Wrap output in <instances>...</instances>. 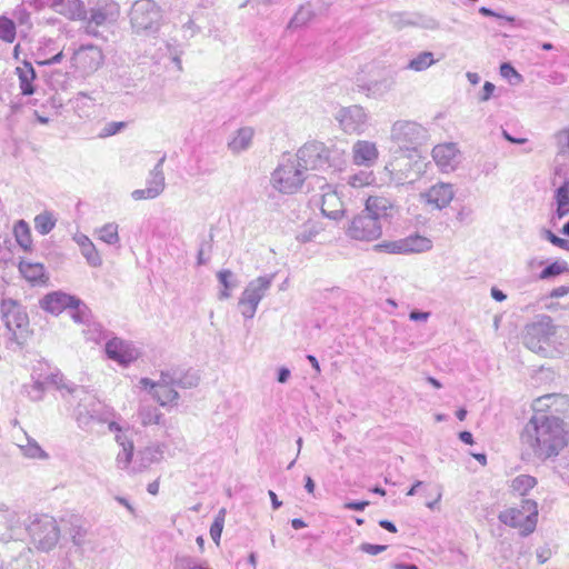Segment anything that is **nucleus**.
<instances>
[{
  "label": "nucleus",
  "mask_w": 569,
  "mask_h": 569,
  "mask_svg": "<svg viewBox=\"0 0 569 569\" xmlns=\"http://www.w3.org/2000/svg\"><path fill=\"white\" fill-rule=\"evenodd\" d=\"M320 209L322 214L329 219L338 220L342 217L345 212L343 203L337 191L332 190L331 187H328V191L322 193Z\"/></svg>",
  "instance_id": "nucleus-25"
},
{
  "label": "nucleus",
  "mask_w": 569,
  "mask_h": 569,
  "mask_svg": "<svg viewBox=\"0 0 569 569\" xmlns=\"http://www.w3.org/2000/svg\"><path fill=\"white\" fill-rule=\"evenodd\" d=\"M293 157L301 162L300 166L306 172L308 170H325L331 167L330 150L319 141L305 143Z\"/></svg>",
  "instance_id": "nucleus-13"
},
{
  "label": "nucleus",
  "mask_w": 569,
  "mask_h": 569,
  "mask_svg": "<svg viewBox=\"0 0 569 569\" xmlns=\"http://www.w3.org/2000/svg\"><path fill=\"white\" fill-rule=\"evenodd\" d=\"M323 226L321 222L316 220H308L305 222L296 233V239L300 243H308L313 241L320 232L323 231Z\"/></svg>",
  "instance_id": "nucleus-33"
},
{
  "label": "nucleus",
  "mask_w": 569,
  "mask_h": 569,
  "mask_svg": "<svg viewBox=\"0 0 569 569\" xmlns=\"http://www.w3.org/2000/svg\"><path fill=\"white\" fill-rule=\"evenodd\" d=\"M106 355L109 359L127 367L136 361L140 355L139 350L130 341L113 337L104 346Z\"/></svg>",
  "instance_id": "nucleus-18"
},
{
  "label": "nucleus",
  "mask_w": 569,
  "mask_h": 569,
  "mask_svg": "<svg viewBox=\"0 0 569 569\" xmlns=\"http://www.w3.org/2000/svg\"><path fill=\"white\" fill-rule=\"evenodd\" d=\"M313 17V11L309 4L300 6L298 11L289 21L288 28H298L305 26Z\"/></svg>",
  "instance_id": "nucleus-47"
},
{
  "label": "nucleus",
  "mask_w": 569,
  "mask_h": 569,
  "mask_svg": "<svg viewBox=\"0 0 569 569\" xmlns=\"http://www.w3.org/2000/svg\"><path fill=\"white\" fill-rule=\"evenodd\" d=\"M57 218L50 211H43L34 218V229L41 236L50 233L56 227Z\"/></svg>",
  "instance_id": "nucleus-39"
},
{
  "label": "nucleus",
  "mask_w": 569,
  "mask_h": 569,
  "mask_svg": "<svg viewBox=\"0 0 569 569\" xmlns=\"http://www.w3.org/2000/svg\"><path fill=\"white\" fill-rule=\"evenodd\" d=\"M71 68L80 77H89L97 72L104 63L102 49L92 43H82L72 50Z\"/></svg>",
  "instance_id": "nucleus-11"
},
{
  "label": "nucleus",
  "mask_w": 569,
  "mask_h": 569,
  "mask_svg": "<svg viewBox=\"0 0 569 569\" xmlns=\"http://www.w3.org/2000/svg\"><path fill=\"white\" fill-rule=\"evenodd\" d=\"M161 12L153 0H137L130 11V23L138 34H153L160 28Z\"/></svg>",
  "instance_id": "nucleus-10"
},
{
  "label": "nucleus",
  "mask_w": 569,
  "mask_h": 569,
  "mask_svg": "<svg viewBox=\"0 0 569 569\" xmlns=\"http://www.w3.org/2000/svg\"><path fill=\"white\" fill-rule=\"evenodd\" d=\"M16 73L19 78V87L23 96L34 93L33 81L36 80V71L30 62L24 61L21 67H17Z\"/></svg>",
  "instance_id": "nucleus-31"
},
{
  "label": "nucleus",
  "mask_w": 569,
  "mask_h": 569,
  "mask_svg": "<svg viewBox=\"0 0 569 569\" xmlns=\"http://www.w3.org/2000/svg\"><path fill=\"white\" fill-rule=\"evenodd\" d=\"M12 16L20 24L28 23L30 19L29 11L22 4L16 7V9L12 12Z\"/></svg>",
  "instance_id": "nucleus-57"
},
{
  "label": "nucleus",
  "mask_w": 569,
  "mask_h": 569,
  "mask_svg": "<svg viewBox=\"0 0 569 569\" xmlns=\"http://www.w3.org/2000/svg\"><path fill=\"white\" fill-rule=\"evenodd\" d=\"M346 181L352 188H362L373 184L376 182V176L371 170L366 168L348 174Z\"/></svg>",
  "instance_id": "nucleus-38"
},
{
  "label": "nucleus",
  "mask_w": 569,
  "mask_h": 569,
  "mask_svg": "<svg viewBox=\"0 0 569 569\" xmlns=\"http://www.w3.org/2000/svg\"><path fill=\"white\" fill-rule=\"evenodd\" d=\"M300 163L293 156H283L271 173V186L283 194L298 192L307 178Z\"/></svg>",
  "instance_id": "nucleus-6"
},
{
  "label": "nucleus",
  "mask_w": 569,
  "mask_h": 569,
  "mask_svg": "<svg viewBox=\"0 0 569 569\" xmlns=\"http://www.w3.org/2000/svg\"><path fill=\"white\" fill-rule=\"evenodd\" d=\"M23 536L19 515L8 508H0V540H18Z\"/></svg>",
  "instance_id": "nucleus-22"
},
{
  "label": "nucleus",
  "mask_w": 569,
  "mask_h": 569,
  "mask_svg": "<svg viewBox=\"0 0 569 569\" xmlns=\"http://www.w3.org/2000/svg\"><path fill=\"white\" fill-rule=\"evenodd\" d=\"M401 246L403 254L421 253L432 248V241L427 237L415 233L401 238Z\"/></svg>",
  "instance_id": "nucleus-30"
},
{
  "label": "nucleus",
  "mask_w": 569,
  "mask_h": 569,
  "mask_svg": "<svg viewBox=\"0 0 569 569\" xmlns=\"http://www.w3.org/2000/svg\"><path fill=\"white\" fill-rule=\"evenodd\" d=\"M521 441L540 460L557 457L567 446L563 420L537 412L526 423Z\"/></svg>",
  "instance_id": "nucleus-2"
},
{
  "label": "nucleus",
  "mask_w": 569,
  "mask_h": 569,
  "mask_svg": "<svg viewBox=\"0 0 569 569\" xmlns=\"http://www.w3.org/2000/svg\"><path fill=\"white\" fill-rule=\"evenodd\" d=\"M224 523V510H220L219 515L216 517L214 521L210 527V537L214 542H219L223 529Z\"/></svg>",
  "instance_id": "nucleus-53"
},
{
  "label": "nucleus",
  "mask_w": 569,
  "mask_h": 569,
  "mask_svg": "<svg viewBox=\"0 0 569 569\" xmlns=\"http://www.w3.org/2000/svg\"><path fill=\"white\" fill-rule=\"evenodd\" d=\"M72 239L79 246L81 254L89 266L97 268L102 264V259L88 236L76 233Z\"/></svg>",
  "instance_id": "nucleus-28"
},
{
  "label": "nucleus",
  "mask_w": 569,
  "mask_h": 569,
  "mask_svg": "<svg viewBox=\"0 0 569 569\" xmlns=\"http://www.w3.org/2000/svg\"><path fill=\"white\" fill-rule=\"evenodd\" d=\"M500 74L507 79L511 84H518L522 81L521 74L509 62H503L500 66Z\"/></svg>",
  "instance_id": "nucleus-52"
},
{
  "label": "nucleus",
  "mask_w": 569,
  "mask_h": 569,
  "mask_svg": "<svg viewBox=\"0 0 569 569\" xmlns=\"http://www.w3.org/2000/svg\"><path fill=\"white\" fill-rule=\"evenodd\" d=\"M16 24L14 22L4 17H0V39L4 42L12 43L16 39Z\"/></svg>",
  "instance_id": "nucleus-49"
},
{
  "label": "nucleus",
  "mask_w": 569,
  "mask_h": 569,
  "mask_svg": "<svg viewBox=\"0 0 569 569\" xmlns=\"http://www.w3.org/2000/svg\"><path fill=\"white\" fill-rule=\"evenodd\" d=\"M44 393V383L42 381H34L27 387V395L32 401H39Z\"/></svg>",
  "instance_id": "nucleus-55"
},
{
  "label": "nucleus",
  "mask_w": 569,
  "mask_h": 569,
  "mask_svg": "<svg viewBox=\"0 0 569 569\" xmlns=\"http://www.w3.org/2000/svg\"><path fill=\"white\" fill-rule=\"evenodd\" d=\"M569 272V264L567 261L558 259L547 264L537 276L539 280L549 281L553 280L560 274Z\"/></svg>",
  "instance_id": "nucleus-35"
},
{
  "label": "nucleus",
  "mask_w": 569,
  "mask_h": 569,
  "mask_svg": "<svg viewBox=\"0 0 569 569\" xmlns=\"http://www.w3.org/2000/svg\"><path fill=\"white\" fill-rule=\"evenodd\" d=\"M436 62L433 53L429 51L420 52L417 57L411 59L407 66L408 69L413 71H425Z\"/></svg>",
  "instance_id": "nucleus-43"
},
{
  "label": "nucleus",
  "mask_w": 569,
  "mask_h": 569,
  "mask_svg": "<svg viewBox=\"0 0 569 569\" xmlns=\"http://www.w3.org/2000/svg\"><path fill=\"white\" fill-rule=\"evenodd\" d=\"M500 522L511 528H519L522 536L535 531L538 520V505L535 500L523 499L520 508H508L498 516Z\"/></svg>",
  "instance_id": "nucleus-9"
},
{
  "label": "nucleus",
  "mask_w": 569,
  "mask_h": 569,
  "mask_svg": "<svg viewBox=\"0 0 569 569\" xmlns=\"http://www.w3.org/2000/svg\"><path fill=\"white\" fill-rule=\"evenodd\" d=\"M536 485H537V480L535 477L529 476V475H519L512 479L511 489H512V491L519 493L520 496H525Z\"/></svg>",
  "instance_id": "nucleus-42"
},
{
  "label": "nucleus",
  "mask_w": 569,
  "mask_h": 569,
  "mask_svg": "<svg viewBox=\"0 0 569 569\" xmlns=\"http://www.w3.org/2000/svg\"><path fill=\"white\" fill-rule=\"evenodd\" d=\"M432 159L442 173H449L457 169L460 163V151L456 143L446 142L433 147Z\"/></svg>",
  "instance_id": "nucleus-19"
},
{
  "label": "nucleus",
  "mask_w": 569,
  "mask_h": 569,
  "mask_svg": "<svg viewBox=\"0 0 569 569\" xmlns=\"http://www.w3.org/2000/svg\"><path fill=\"white\" fill-rule=\"evenodd\" d=\"M569 293V286H560V287H557V288H553L550 293H549V297L550 298H561V297H565Z\"/></svg>",
  "instance_id": "nucleus-63"
},
{
  "label": "nucleus",
  "mask_w": 569,
  "mask_h": 569,
  "mask_svg": "<svg viewBox=\"0 0 569 569\" xmlns=\"http://www.w3.org/2000/svg\"><path fill=\"white\" fill-rule=\"evenodd\" d=\"M162 415L156 407L152 406H142L139 410V418L142 425H158L160 422Z\"/></svg>",
  "instance_id": "nucleus-50"
},
{
  "label": "nucleus",
  "mask_w": 569,
  "mask_h": 569,
  "mask_svg": "<svg viewBox=\"0 0 569 569\" xmlns=\"http://www.w3.org/2000/svg\"><path fill=\"white\" fill-rule=\"evenodd\" d=\"M72 107L79 117H89L96 104V100L86 92H78L72 99Z\"/></svg>",
  "instance_id": "nucleus-36"
},
{
  "label": "nucleus",
  "mask_w": 569,
  "mask_h": 569,
  "mask_svg": "<svg viewBox=\"0 0 569 569\" xmlns=\"http://www.w3.org/2000/svg\"><path fill=\"white\" fill-rule=\"evenodd\" d=\"M375 249L380 252L391 254H403L401 239L382 241L375 246Z\"/></svg>",
  "instance_id": "nucleus-51"
},
{
  "label": "nucleus",
  "mask_w": 569,
  "mask_h": 569,
  "mask_svg": "<svg viewBox=\"0 0 569 569\" xmlns=\"http://www.w3.org/2000/svg\"><path fill=\"white\" fill-rule=\"evenodd\" d=\"M99 239L109 246H116L119 243V232L118 224L114 222H109L103 224L98 230Z\"/></svg>",
  "instance_id": "nucleus-45"
},
{
  "label": "nucleus",
  "mask_w": 569,
  "mask_h": 569,
  "mask_svg": "<svg viewBox=\"0 0 569 569\" xmlns=\"http://www.w3.org/2000/svg\"><path fill=\"white\" fill-rule=\"evenodd\" d=\"M58 389L80 429L92 431L96 425H108V429L114 433L116 442L121 448L116 458L117 468L128 469L133 453L132 433L118 423L114 409L100 401L83 386L62 382Z\"/></svg>",
  "instance_id": "nucleus-1"
},
{
  "label": "nucleus",
  "mask_w": 569,
  "mask_h": 569,
  "mask_svg": "<svg viewBox=\"0 0 569 569\" xmlns=\"http://www.w3.org/2000/svg\"><path fill=\"white\" fill-rule=\"evenodd\" d=\"M456 190L453 184L439 181L427 190L420 192L419 201L429 210L446 209L453 200Z\"/></svg>",
  "instance_id": "nucleus-17"
},
{
  "label": "nucleus",
  "mask_w": 569,
  "mask_h": 569,
  "mask_svg": "<svg viewBox=\"0 0 569 569\" xmlns=\"http://www.w3.org/2000/svg\"><path fill=\"white\" fill-rule=\"evenodd\" d=\"M22 453L31 459H47L48 453L39 446V443L29 437H27V443L20 445Z\"/></svg>",
  "instance_id": "nucleus-46"
},
{
  "label": "nucleus",
  "mask_w": 569,
  "mask_h": 569,
  "mask_svg": "<svg viewBox=\"0 0 569 569\" xmlns=\"http://www.w3.org/2000/svg\"><path fill=\"white\" fill-rule=\"evenodd\" d=\"M346 233L353 240L375 241L381 237L382 226L368 213L361 211L350 221Z\"/></svg>",
  "instance_id": "nucleus-15"
},
{
  "label": "nucleus",
  "mask_w": 569,
  "mask_h": 569,
  "mask_svg": "<svg viewBox=\"0 0 569 569\" xmlns=\"http://www.w3.org/2000/svg\"><path fill=\"white\" fill-rule=\"evenodd\" d=\"M163 458V447L160 445H152L144 447L139 450L134 456L132 453V459L128 469H124L129 473H138L143 472L149 469L153 463H158Z\"/></svg>",
  "instance_id": "nucleus-20"
},
{
  "label": "nucleus",
  "mask_w": 569,
  "mask_h": 569,
  "mask_svg": "<svg viewBox=\"0 0 569 569\" xmlns=\"http://www.w3.org/2000/svg\"><path fill=\"white\" fill-rule=\"evenodd\" d=\"M167 380L161 371L159 380L153 381L149 378H141L139 385L142 389L148 390L161 407L178 406L179 393L174 385Z\"/></svg>",
  "instance_id": "nucleus-16"
},
{
  "label": "nucleus",
  "mask_w": 569,
  "mask_h": 569,
  "mask_svg": "<svg viewBox=\"0 0 569 569\" xmlns=\"http://www.w3.org/2000/svg\"><path fill=\"white\" fill-rule=\"evenodd\" d=\"M430 317V312L427 311H420V310H412L409 313V319L412 321H427Z\"/></svg>",
  "instance_id": "nucleus-61"
},
{
  "label": "nucleus",
  "mask_w": 569,
  "mask_h": 569,
  "mask_svg": "<svg viewBox=\"0 0 569 569\" xmlns=\"http://www.w3.org/2000/svg\"><path fill=\"white\" fill-rule=\"evenodd\" d=\"M0 312L9 340L21 348L31 335L29 318L24 308L13 299H3Z\"/></svg>",
  "instance_id": "nucleus-5"
},
{
  "label": "nucleus",
  "mask_w": 569,
  "mask_h": 569,
  "mask_svg": "<svg viewBox=\"0 0 569 569\" xmlns=\"http://www.w3.org/2000/svg\"><path fill=\"white\" fill-rule=\"evenodd\" d=\"M362 211L378 221L380 226H383V223L390 222L392 219L395 206L387 197L370 196L367 198L365 209Z\"/></svg>",
  "instance_id": "nucleus-21"
},
{
  "label": "nucleus",
  "mask_w": 569,
  "mask_h": 569,
  "mask_svg": "<svg viewBox=\"0 0 569 569\" xmlns=\"http://www.w3.org/2000/svg\"><path fill=\"white\" fill-rule=\"evenodd\" d=\"M352 162L367 169L373 167L379 159L377 143L369 140H358L352 146Z\"/></svg>",
  "instance_id": "nucleus-23"
},
{
  "label": "nucleus",
  "mask_w": 569,
  "mask_h": 569,
  "mask_svg": "<svg viewBox=\"0 0 569 569\" xmlns=\"http://www.w3.org/2000/svg\"><path fill=\"white\" fill-rule=\"evenodd\" d=\"M336 120L346 133L361 134L369 128L370 116L361 106L353 104L341 108L336 113Z\"/></svg>",
  "instance_id": "nucleus-14"
},
{
  "label": "nucleus",
  "mask_w": 569,
  "mask_h": 569,
  "mask_svg": "<svg viewBox=\"0 0 569 569\" xmlns=\"http://www.w3.org/2000/svg\"><path fill=\"white\" fill-rule=\"evenodd\" d=\"M13 233H14L18 244L23 250H29L31 248V244H32L31 231H30L28 223L24 220H19L16 222L14 228H13Z\"/></svg>",
  "instance_id": "nucleus-40"
},
{
  "label": "nucleus",
  "mask_w": 569,
  "mask_h": 569,
  "mask_svg": "<svg viewBox=\"0 0 569 569\" xmlns=\"http://www.w3.org/2000/svg\"><path fill=\"white\" fill-rule=\"evenodd\" d=\"M19 271L22 277L32 283H42L46 281V269L42 263L22 260L19 263Z\"/></svg>",
  "instance_id": "nucleus-32"
},
{
  "label": "nucleus",
  "mask_w": 569,
  "mask_h": 569,
  "mask_svg": "<svg viewBox=\"0 0 569 569\" xmlns=\"http://www.w3.org/2000/svg\"><path fill=\"white\" fill-rule=\"evenodd\" d=\"M357 87L359 91L366 92L367 97L370 98H380L391 89V84L387 80L371 82H360L358 80Z\"/></svg>",
  "instance_id": "nucleus-34"
},
{
  "label": "nucleus",
  "mask_w": 569,
  "mask_h": 569,
  "mask_svg": "<svg viewBox=\"0 0 569 569\" xmlns=\"http://www.w3.org/2000/svg\"><path fill=\"white\" fill-rule=\"evenodd\" d=\"M162 372L168 379L167 381L173 383L176 388L191 389L197 387L200 381L198 372L192 369L171 368Z\"/></svg>",
  "instance_id": "nucleus-24"
},
{
  "label": "nucleus",
  "mask_w": 569,
  "mask_h": 569,
  "mask_svg": "<svg viewBox=\"0 0 569 569\" xmlns=\"http://www.w3.org/2000/svg\"><path fill=\"white\" fill-rule=\"evenodd\" d=\"M389 140L393 147V154L421 152L420 148L429 140V131L417 121L399 119L390 127Z\"/></svg>",
  "instance_id": "nucleus-3"
},
{
  "label": "nucleus",
  "mask_w": 569,
  "mask_h": 569,
  "mask_svg": "<svg viewBox=\"0 0 569 569\" xmlns=\"http://www.w3.org/2000/svg\"><path fill=\"white\" fill-rule=\"evenodd\" d=\"M124 128H127V122H124V121L108 122L101 130L100 137L107 138V137L114 136V134L119 133L121 130H123Z\"/></svg>",
  "instance_id": "nucleus-54"
},
{
  "label": "nucleus",
  "mask_w": 569,
  "mask_h": 569,
  "mask_svg": "<svg viewBox=\"0 0 569 569\" xmlns=\"http://www.w3.org/2000/svg\"><path fill=\"white\" fill-rule=\"evenodd\" d=\"M290 377V370L286 367H282L278 370L277 380L280 383H284L288 381Z\"/></svg>",
  "instance_id": "nucleus-64"
},
{
  "label": "nucleus",
  "mask_w": 569,
  "mask_h": 569,
  "mask_svg": "<svg viewBox=\"0 0 569 569\" xmlns=\"http://www.w3.org/2000/svg\"><path fill=\"white\" fill-rule=\"evenodd\" d=\"M388 547L386 545H373V543H362L360 549L371 556H377L383 552Z\"/></svg>",
  "instance_id": "nucleus-59"
},
{
  "label": "nucleus",
  "mask_w": 569,
  "mask_h": 569,
  "mask_svg": "<svg viewBox=\"0 0 569 569\" xmlns=\"http://www.w3.org/2000/svg\"><path fill=\"white\" fill-rule=\"evenodd\" d=\"M73 297L61 291L50 292L40 300V307L52 315H59L69 308Z\"/></svg>",
  "instance_id": "nucleus-26"
},
{
  "label": "nucleus",
  "mask_w": 569,
  "mask_h": 569,
  "mask_svg": "<svg viewBox=\"0 0 569 569\" xmlns=\"http://www.w3.org/2000/svg\"><path fill=\"white\" fill-rule=\"evenodd\" d=\"M553 201L556 210L552 220H561L569 214V179L565 180L561 186L555 190Z\"/></svg>",
  "instance_id": "nucleus-29"
},
{
  "label": "nucleus",
  "mask_w": 569,
  "mask_h": 569,
  "mask_svg": "<svg viewBox=\"0 0 569 569\" xmlns=\"http://www.w3.org/2000/svg\"><path fill=\"white\" fill-rule=\"evenodd\" d=\"M254 137V129L251 127H242L239 128L236 132L232 133L228 141V149L233 154H239L246 150H248Z\"/></svg>",
  "instance_id": "nucleus-27"
},
{
  "label": "nucleus",
  "mask_w": 569,
  "mask_h": 569,
  "mask_svg": "<svg viewBox=\"0 0 569 569\" xmlns=\"http://www.w3.org/2000/svg\"><path fill=\"white\" fill-rule=\"evenodd\" d=\"M391 181L398 186L413 183L425 172L421 152L392 153V159L386 164Z\"/></svg>",
  "instance_id": "nucleus-7"
},
{
  "label": "nucleus",
  "mask_w": 569,
  "mask_h": 569,
  "mask_svg": "<svg viewBox=\"0 0 569 569\" xmlns=\"http://www.w3.org/2000/svg\"><path fill=\"white\" fill-rule=\"evenodd\" d=\"M556 335V326L550 316L539 315L526 325L522 331V342L531 351L547 356Z\"/></svg>",
  "instance_id": "nucleus-8"
},
{
  "label": "nucleus",
  "mask_w": 569,
  "mask_h": 569,
  "mask_svg": "<svg viewBox=\"0 0 569 569\" xmlns=\"http://www.w3.org/2000/svg\"><path fill=\"white\" fill-rule=\"evenodd\" d=\"M68 309L74 322L87 323L89 321L90 310L79 298L73 297V302Z\"/></svg>",
  "instance_id": "nucleus-41"
},
{
  "label": "nucleus",
  "mask_w": 569,
  "mask_h": 569,
  "mask_svg": "<svg viewBox=\"0 0 569 569\" xmlns=\"http://www.w3.org/2000/svg\"><path fill=\"white\" fill-rule=\"evenodd\" d=\"M163 158L159 160V162L154 166L153 170L150 173V178L147 180V187L150 188L151 191L156 192V197L160 196L164 190V174L162 171Z\"/></svg>",
  "instance_id": "nucleus-37"
},
{
  "label": "nucleus",
  "mask_w": 569,
  "mask_h": 569,
  "mask_svg": "<svg viewBox=\"0 0 569 569\" xmlns=\"http://www.w3.org/2000/svg\"><path fill=\"white\" fill-rule=\"evenodd\" d=\"M369 501H349L345 503V508L349 510L363 511Z\"/></svg>",
  "instance_id": "nucleus-62"
},
{
  "label": "nucleus",
  "mask_w": 569,
  "mask_h": 569,
  "mask_svg": "<svg viewBox=\"0 0 569 569\" xmlns=\"http://www.w3.org/2000/svg\"><path fill=\"white\" fill-rule=\"evenodd\" d=\"M131 197L134 200H147L154 199L156 192L151 191L150 188L146 187L143 189H136L131 192Z\"/></svg>",
  "instance_id": "nucleus-58"
},
{
  "label": "nucleus",
  "mask_w": 569,
  "mask_h": 569,
  "mask_svg": "<svg viewBox=\"0 0 569 569\" xmlns=\"http://www.w3.org/2000/svg\"><path fill=\"white\" fill-rule=\"evenodd\" d=\"M23 532H28L33 546L41 551H50L60 538L57 520L47 513H34L24 522Z\"/></svg>",
  "instance_id": "nucleus-4"
},
{
  "label": "nucleus",
  "mask_w": 569,
  "mask_h": 569,
  "mask_svg": "<svg viewBox=\"0 0 569 569\" xmlns=\"http://www.w3.org/2000/svg\"><path fill=\"white\" fill-rule=\"evenodd\" d=\"M274 276V273L260 276L249 281L238 302L239 310L246 319L254 317L260 301L272 286Z\"/></svg>",
  "instance_id": "nucleus-12"
},
{
  "label": "nucleus",
  "mask_w": 569,
  "mask_h": 569,
  "mask_svg": "<svg viewBox=\"0 0 569 569\" xmlns=\"http://www.w3.org/2000/svg\"><path fill=\"white\" fill-rule=\"evenodd\" d=\"M220 284L222 286V290L220 291V299H228L230 297V290L236 287V283L232 281L233 273L228 270H220L217 274Z\"/></svg>",
  "instance_id": "nucleus-48"
},
{
  "label": "nucleus",
  "mask_w": 569,
  "mask_h": 569,
  "mask_svg": "<svg viewBox=\"0 0 569 569\" xmlns=\"http://www.w3.org/2000/svg\"><path fill=\"white\" fill-rule=\"evenodd\" d=\"M495 89L496 86L492 82L486 81L480 93L479 100L482 102L488 101L492 97Z\"/></svg>",
  "instance_id": "nucleus-60"
},
{
  "label": "nucleus",
  "mask_w": 569,
  "mask_h": 569,
  "mask_svg": "<svg viewBox=\"0 0 569 569\" xmlns=\"http://www.w3.org/2000/svg\"><path fill=\"white\" fill-rule=\"evenodd\" d=\"M108 20V14L102 9H92L86 26V32L90 36H97V27L103 26Z\"/></svg>",
  "instance_id": "nucleus-44"
},
{
  "label": "nucleus",
  "mask_w": 569,
  "mask_h": 569,
  "mask_svg": "<svg viewBox=\"0 0 569 569\" xmlns=\"http://www.w3.org/2000/svg\"><path fill=\"white\" fill-rule=\"evenodd\" d=\"M543 237L553 246H556L560 249H563L566 251H569V240L558 237L550 230H545Z\"/></svg>",
  "instance_id": "nucleus-56"
}]
</instances>
